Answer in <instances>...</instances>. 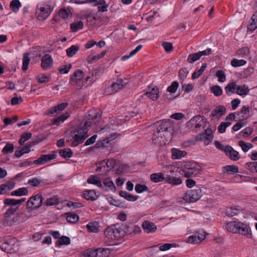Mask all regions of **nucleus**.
<instances>
[{
	"label": "nucleus",
	"mask_w": 257,
	"mask_h": 257,
	"mask_svg": "<svg viewBox=\"0 0 257 257\" xmlns=\"http://www.w3.org/2000/svg\"><path fill=\"white\" fill-rule=\"evenodd\" d=\"M97 257H108L111 253V250L109 248H97Z\"/></svg>",
	"instance_id": "nucleus-40"
},
{
	"label": "nucleus",
	"mask_w": 257,
	"mask_h": 257,
	"mask_svg": "<svg viewBox=\"0 0 257 257\" xmlns=\"http://www.w3.org/2000/svg\"><path fill=\"white\" fill-rule=\"evenodd\" d=\"M246 63V61L244 60H238L234 59L231 61V65L234 67H240L244 65Z\"/></svg>",
	"instance_id": "nucleus-54"
},
{
	"label": "nucleus",
	"mask_w": 257,
	"mask_h": 257,
	"mask_svg": "<svg viewBox=\"0 0 257 257\" xmlns=\"http://www.w3.org/2000/svg\"><path fill=\"white\" fill-rule=\"evenodd\" d=\"M70 243V239L66 236H62L56 242V244L58 246L62 245H68Z\"/></svg>",
	"instance_id": "nucleus-48"
},
{
	"label": "nucleus",
	"mask_w": 257,
	"mask_h": 257,
	"mask_svg": "<svg viewBox=\"0 0 257 257\" xmlns=\"http://www.w3.org/2000/svg\"><path fill=\"white\" fill-rule=\"evenodd\" d=\"M201 196L202 190L198 188L186 192L183 196V199L186 202H195L198 200Z\"/></svg>",
	"instance_id": "nucleus-10"
},
{
	"label": "nucleus",
	"mask_w": 257,
	"mask_h": 257,
	"mask_svg": "<svg viewBox=\"0 0 257 257\" xmlns=\"http://www.w3.org/2000/svg\"><path fill=\"white\" fill-rule=\"evenodd\" d=\"M205 118L201 115H196L192 118L188 122V126L191 128H197L201 127Z\"/></svg>",
	"instance_id": "nucleus-12"
},
{
	"label": "nucleus",
	"mask_w": 257,
	"mask_h": 257,
	"mask_svg": "<svg viewBox=\"0 0 257 257\" xmlns=\"http://www.w3.org/2000/svg\"><path fill=\"white\" fill-rule=\"evenodd\" d=\"M216 76L218 78L219 82H224L226 81V75L222 70L217 71Z\"/></svg>",
	"instance_id": "nucleus-59"
},
{
	"label": "nucleus",
	"mask_w": 257,
	"mask_h": 257,
	"mask_svg": "<svg viewBox=\"0 0 257 257\" xmlns=\"http://www.w3.org/2000/svg\"><path fill=\"white\" fill-rule=\"evenodd\" d=\"M154 127L153 135L170 137L173 131V125L170 120H162L152 124Z\"/></svg>",
	"instance_id": "nucleus-4"
},
{
	"label": "nucleus",
	"mask_w": 257,
	"mask_h": 257,
	"mask_svg": "<svg viewBox=\"0 0 257 257\" xmlns=\"http://www.w3.org/2000/svg\"><path fill=\"white\" fill-rule=\"evenodd\" d=\"M59 202V198L57 196H53L52 197L47 198L45 201L44 204L46 206H52L56 205Z\"/></svg>",
	"instance_id": "nucleus-42"
},
{
	"label": "nucleus",
	"mask_w": 257,
	"mask_h": 257,
	"mask_svg": "<svg viewBox=\"0 0 257 257\" xmlns=\"http://www.w3.org/2000/svg\"><path fill=\"white\" fill-rule=\"evenodd\" d=\"M51 6L48 4H39L36 10L37 19L40 21L46 20L52 11Z\"/></svg>",
	"instance_id": "nucleus-8"
},
{
	"label": "nucleus",
	"mask_w": 257,
	"mask_h": 257,
	"mask_svg": "<svg viewBox=\"0 0 257 257\" xmlns=\"http://www.w3.org/2000/svg\"><path fill=\"white\" fill-rule=\"evenodd\" d=\"M210 91L216 96H220L222 93L221 87L218 85H214L210 88Z\"/></svg>",
	"instance_id": "nucleus-51"
},
{
	"label": "nucleus",
	"mask_w": 257,
	"mask_h": 257,
	"mask_svg": "<svg viewBox=\"0 0 257 257\" xmlns=\"http://www.w3.org/2000/svg\"><path fill=\"white\" fill-rule=\"evenodd\" d=\"M87 182L89 184H93L99 188L103 187L100 178L96 175H91L88 178Z\"/></svg>",
	"instance_id": "nucleus-27"
},
{
	"label": "nucleus",
	"mask_w": 257,
	"mask_h": 257,
	"mask_svg": "<svg viewBox=\"0 0 257 257\" xmlns=\"http://www.w3.org/2000/svg\"><path fill=\"white\" fill-rule=\"evenodd\" d=\"M159 89L157 87H149L148 90L146 92L145 94L150 99L155 100L157 99L159 97Z\"/></svg>",
	"instance_id": "nucleus-18"
},
{
	"label": "nucleus",
	"mask_w": 257,
	"mask_h": 257,
	"mask_svg": "<svg viewBox=\"0 0 257 257\" xmlns=\"http://www.w3.org/2000/svg\"><path fill=\"white\" fill-rule=\"evenodd\" d=\"M179 86V83L177 81H173L170 86L167 88V91L170 93H175Z\"/></svg>",
	"instance_id": "nucleus-61"
},
{
	"label": "nucleus",
	"mask_w": 257,
	"mask_h": 257,
	"mask_svg": "<svg viewBox=\"0 0 257 257\" xmlns=\"http://www.w3.org/2000/svg\"><path fill=\"white\" fill-rule=\"evenodd\" d=\"M201 171V167L199 164L194 161L184 162L180 171L181 174L185 177H194Z\"/></svg>",
	"instance_id": "nucleus-5"
},
{
	"label": "nucleus",
	"mask_w": 257,
	"mask_h": 257,
	"mask_svg": "<svg viewBox=\"0 0 257 257\" xmlns=\"http://www.w3.org/2000/svg\"><path fill=\"white\" fill-rule=\"evenodd\" d=\"M225 153L226 155L232 160L236 161L239 159L238 153L230 146H226Z\"/></svg>",
	"instance_id": "nucleus-17"
},
{
	"label": "nucleus",
	"mask_w": 257,
	"mask_h": 257,
	"mask_svg": "<svg viewBox=\"0 0 257 257\" xmlns=\"http://www.w3.org/2000/svg\"><path fill=\"white\" fill-rule=\"evenodd\" d=\"M104 185L107 188L108 190L112 191L115 190V186L112 181L109 179H106L103 182Z\"/></svg>",
	"instance_id": "nucleus-52"
},
{
	"label": "nucleus",
	"mask_w": 257,
	"mask_h": 257,
	"mask_svg": "<svg viewBox=\"0 0 257 257\" xmlns=\"http://www.w3.org/2000/svg\"><path fill=\"white\" fill-rule=\"evenodd\" d=\"M97 248H90L85 250L82 254L85 257H97Z\"/></svg>",
	"instance_id": "nucleus-41"
},
{
	"label": "nucleus",
	"mask_w": 257,
	"mask_h": 257,
	"mask_svg": "<svg viewBox=\"0 0 257 257\" xmlns=\"http://www.w3.org/2000/svg\"><path fill=\"white\" fill-rule=\"evenodd\" d=\"M60 155L65 159H69L72 156L73 152L70 149H65L59 151Z\"/></svg>",
	"instance_id": "nucleus-46"
},
{
	"label": "nucleus",
	"mask_w": 257,
	"mask_h": 257,
	"mask_svg": "<svg viewBox=\"0 0 257 257\" xmlns=\"http://www.w3.org/2000/svg\"><path fill=\"white\" fill-rule=\"evenodd\" d=\"M21 6V4L19 0H13L10 4L11 7L15 12L18 11Z\"/></svg>",
	"instance_id": "nucleus-58"
},
{
	"label": "nucleus",
	"mask_w": 257,
	"mask_h": 257,
	"mask_svg": "<svg viewBox=\"0 0 257 257\" xmlns=\"http://www.w3.org/2000/svg\"><path fill=\"white\" fill-rule=\"evenodd\" d=\"M32 146L30 144H27L26 146H24L21 150H16L15 152V155L17 158H20L22 156H23L24 154L29 153L30 152V148Z\"/></svg>",
	"instance_id": "nucleus-33"
},
{
	"label": "nucleus",
	"mask_w": 257,
	"mask_h": 257,
	"mask_svg": "<svg viewBox=\"0 0 257 257\" xmlns=\"http://www.w3.org/2000/svg\"><path fill=\"white\" fill-rule=\"evenodd\" d=\"M56 155L55 154L42 155L39 158L35 160L33 162V163L37 165L43 164L49 161L54 159Z\"/></svg>",
	"instance_id": "nucleus-16"
},
{
	"label": "nucleus",
	"mask_w": 257,
	"mask_h": 257,
	"mask_svg": "<svg viewBox=\"0 0 257 257\" xmlns=\"http://www.w3.org/2000/svg\"><path fill=\"white\" fill-rule=\"evenodd\" d=\"M200 58V55H199L198 52L190 54L188 56V57L187 58V61L190 63H192L197 60H199Z\"/></svg>",
	"instance_id": "nucleus-60"
},
{
	"label": "nucleus",
	"mask_w": 257,
	"mask_h": 257,
	"mask_svg": "<svg viewBox=\"0 0 257 257\" xmlns=\"http://www.w3.org/2000/svg\"><path fill=\"white\" fill-rule=\"evenodd\" d=\"M104 234L108 245L118 244V240L126 235L123 224H115L107 227L104 231Z\"/></svg>",
	"instance_id": "nucleus-2"
},
{
	"label": "nucleus",
	"mask_w": 257,
	"mask_h": 257,
	"mask_svg": "<svg viewBox=\"0 0 257 257\" xmlns=\"http://www.w3.org/2000/svg\"><path fill=\"white\" fill-rule=\"evenodd\" d=\"M126 84V83H124L121 79H118L105 90V93L110 94L117 92L122 89Z\"/></svg>",
	"instance_id": "nucleus-11"
},
{
	"label": "nucleus",
	"mask_w": 257,
	"mask_h": 257,
	"mask_svg": "<svg viewBox=\"0 0 257 257\" xmlns=\"http://www.w3.org/2000/svg\"><path fill=\"white\" fill-rule=\"evenodd\" d=\"M79 49V47L76 45H72L67 48L66 50L67 55L68 57H71L75 55Z\"/></svg>",
	"instance_id": "nucleus-43"
},
{
	"label": "nucleus",
	"mask_w": 257,
	"mask_h": 257,
	"mask_svg": "<svg viewBox=\"0 0 257 257\" xmlns=\"http://www.w3.org/2000/svg\"><path fill=\"white\" fill-rule=\"evenodd\" d=\"M28 194V191L26 188L23 187L19 188L11 193V195L16 196H22L27 195Z\"/></svg>",
	"instance_id": "nucleus-38"
},
{
	"label": "nucleus",
	"mask_w": 257,
	"mask_h": 257,
	"mask_svg": "<svg viewBox=\"0 0 257 257\" xmlns=\"http://www.w3.org/2000/svg\"><path fill=\"white\" fill-rule=\"evenodd\" d=\"M232 124L231 121L222 122L218 127V131L220 133H224L227 127Z\"/></svg>",
	"instance_id": "nucleus-56"
},
{
	"label": "nucleus",
	"mask_w": 257,
	"mask_h": 257,
	"mask_svg": "<svg viewBox=\"0 0 257 257\" xmlns=\"http://www.w3.org/2000/svg\"><path fill=\"white\" fill-rule=\"evenodd\" d=\"M172 158L173 160H179L185 157L187 155L185 151H182L177 148H173L171 150Z\"/></svg>",
	"instance_id": "nucleus-21"
},
{
	"label": "nucleus",
	"mask_w": 257,
	"mask_h": 257,
	"mask_svg": "<svg viewBox=\"0 0 257 257\" xmlns=\"http://www.w3.org/2000/svg\"><path fill=\"white\" fill-rule=\"evenodd\" d=\"M205 238V235L203 234L200 233L198 235H192L188 238L187 242L192 244L199 243L204 240Z\"/></svg>",
	"instance_id": "nucleus-22"
},
{
	"label": "nucleus",
	"mask_w": 257,
	"mask_h": 257,
	"mask_svg": "<svg viewBox=\"0 0 257 257\" xmlns=\"http://www.w3.org/2000/svg\"><path fill=\"white\" fill-rule=\"evenodd\" d=\"M247 28L251 31H253L257 28V11L252 15L251 22L248 24Z\"/></svg>",
	"instance_id": "nucleus-34"
},
{
	"label": "nucleus",
	"mask_w": 257,
	"mask_h": 257,
	"mask_svg": "<svg viewBox=\"0 0 257 257\" xmlns=\"http://www.w3.org/2000/svg\"><path fill=\"white\" fill-rule=\"evenodd\" d=\"M249 91V89H248V87L245 86V85H237L236 87V93L239 95L242 96V95H245L247 94Z\"/></svg>",
	"instance_id": "nucleus-35"
},
{
	"label": "nucleus",
	"mask_w": 257,
	"mask_h": 257,
	"mask_svg": "<svg viewBox=\"0 0 257 257\" xmlns=\"http://www.w3.org/2000/svg\"><path fill=\"white\" fill-rule=\"evenodd\" d=\"M222 171L228 174H234L238 172V168L235 165H226L223 167Z\"/></svg>",
	"instance_id": "nucleus-30"
},
{
	"label": "nucleus",
	"mask_w": 257,
	"mask_h": 257,
	"mask_svg": "<svg viewBox=\"0 0 257 257\" xmlns=\"http://www.w3.org/2000/svg\"><path fill=\"white\" fill-rule=\"evenodd\" d=\"M32 210L27 209L24 210L21 213H17V221L18 224L23 223L32 216Z\"/></svg>",
	"instance_id": "nucleus-15"
},
{
	"label": "nucleus",
	"mask_w": 257,
	"mask_h": 257,
	"mask_svg": "<svg viewBox=\"0 0 257 257\" xmlns=\"http://www.w3.org/2000/svg\"><path fill=\"white\" fill-rule=\"evenodd\" d=\"M245 167L252 173H257V162L256 161L245 163Z\"/></svg>",
	"instance_id": "nucleus-44"
},
{
	"label": "nucleus",
	"mask_w": 257,
	"mask_h": 257,
	"mask_svg": "<svg viewBox=\"0 0 257 257\" xmlns=\"http://www.w3.org/2000/svg\"><path fill=\"white\" fill-rule=\"evenodd\" d=\"M84 77V72L82 70L77 69L75 70L70 77V82L72 85L77 89H80L85 86Z\"/></svg>",
	"instance_id": "nucleus-7"
},
{
	"label": "nucleus",
	"mask_w": 257,
	"mask_h": 257,
	"mask_svg": "<svg viewBox=\"0 0 257 257\" xmlns=\"http://www.w3.org/2000/svg\"><path fill=\"white\" fill-rule=\"evenodd\" d=\"M169 137H166L163 136H160L158 135H152V143L155 145L160 147L166 145L168 142V139Z\"/></svg>",
	"instance_id": "nucleus-13"
},
{
	"label": "nucleus",
	"mask_w": 257,
	"mask_h": 257,
	"mask_svg": "<svg viewBox=\"0 0 257 257\" xmlns=\"http://www.w3.org/2000/svg\"><path fill=\"white\" fill-rule=\"evenodd\" d=\"M67 105V103L63 102L54 107H51L48 110V114L52 115L55 113L62 111L66 107Z\"/></svg>",
	"instance_id": "nucleus-24"
},
{
	"label": "nucleus",
	"mask_w": 257,
	"mask_h": 257,
	"mask_svg": "<svg viewBox=\"0 0 257 257\" xmlns=\"http://www.w3.org/2000/svg\"><path fill=\"white\" fill-rule=\"evenodd\" d=\"M18 207L9 208L4 214L3 223L7 226H12L18 224L17 213Z\"/></svg>",
	"instance_id": "nucleus-6"
},
{
	"label": "nucleus",
	"mask_w": 257,
	"mask_h": 257,
	"mask_svg": "<svg viewBox=\"0 0 257 257\" xmlns=\"http://www.w3.org/2000/svg\"><path fill=\"white\" fill-rule=\"evenodd\" d=\"M150 178L155 183L162 182L164 180H166V178L164 177V175L162 173H153L151 175Z\"/></svg>",
	"instance_id": "nucleus-36"
},
{
	"label": "nucleus",
	"mask_w": 257,
	"mask_h": 257,
	"mask_svg": "<svg viewBox=\"0 0 257 257\" xmlns=\"http://www.w3.org/2000/svg\"><path fill=\"white\" fill-rule=\"evenodd\" d=\"M111 141V139L110 137L103 139L97 142L95 146L96 148L106 147H107L108 144Z\"/></svg>",
	"instance_id": "nucleus-45"
},
{
	"label": "nucleus",
	"mask_w": 257,
	"mask_h": 257,
	"mask_svg": "<svg viewBox=\"0 0 257 257\" xmlns=\"http://www.w3.org/2000/svg\"><path fill=\"white\" fill-rule=\"evenodd\" d=\"M135 190L138 193H141L148 190V188L145 185L138 184L135 186Z\"/></svg>",
	"instance_id": "nucleus-62"
},
{
	"label": "nucleus",
	"mask_w": 257,
	"mask_h": 257,
	"mask_svg": "<svg viewBox=\"0 0 257 257\" xmlns=\"http://www.w3.org/2000/svg\"><path fill=\"white\" fill-rule=\"evenodd\" d=\"M83 196L86 199L92 201L96 200L98 197V195L96 194V193L93 190L83 191Z\"/></svg>",
	"instance_id": "nucleus-28"
},
{
	"label": "nucleus",
	"mask_w": 257,
	"mask_h": 257,
	"mask_svg": "<svg viewBox=\"0 0 257 257\" xmlns=\"http://www.w3.org/2000/svg\"><path fill=\"white\" fill-rule=\"evenodd\" d=\"M225 111L226 109L224 106L222 105L218 106L213 110L211 116L216 118L220 117L225 114Z\"/></svg>",
	"instance_id": "nucleus-23"
},
{
	"label": "nucleus",
	"mask_w": 257,
	"mask_h": 257,
	"mask_svg": "<svg viewBox=\"0 0 257 257\" xmlns=\"http://www.w3.org/2000/svg\"><path fill=\"white\" fill-rule=\"evenodd\" d=\"M225 229L233 233H239L250 238L251 236V230L248 225L243 222L234 221L227 222Z\"/></svg>",
	"instance_id": "nucleus-3"
},
{
	"label": "nucleus",
	"mask_w": 257,
	"mask_h": 257,
	"mask_svg": "<svg viewBox=\"0 0 257 257\" xmlns=\"http://www.w3.org/2000/svg\"><path fill=\"white\" fill-rule=\"evenodd\" d=\"M15 185V183L13 181H9L0 185V195L7 193L14 188Z\"/></svg>",
	"instance_id": "nucleus-19"
},
{
	"label": "nucleus",
	"mask_w": 257,
	"mask_h": 257,
	"mask_svg": "<svg viewBox=\"0 0 257 257\" xmlns=\"http://www.w3.org/2000/svg\"><path fill=\"white\" fill-rule=\"evenodd\" d=\"M166 180L168 183L175 185L181 184L182 182L179 178L171 177L169 176L166 177Z\"/></svg>",
	"instance_id": "nucleus-47"
},
{
	"label": "nucleus",
	"mask_w": 257,
	"mask_h": 257,
	"mask_svg": "<svg viewBox=\"0 0 257 257\" xmlns=\"http://www.w3.org/2000/svg\"><path fill=\"white\" fill-rule=\"evenodd\" d=\"M244 120H239L236 124H235L232 129L233 132H236L240 130L242 126L244 125Z\"/></svg>",
	"instance_id": "nucleus-63"
},
{
	"label": "nucleus",
	"mask_w": 257,
	"mask_h": 257,
	"mask_svg": "<svg viewBox=\"0 0 257 257\" xmlns=\"http://www.w3.org/2000/svg\"><path fill=\"white\" fill-rule=\"evenodd\" d=\"M43 203L42 195L38 194L31 197L27 202V209L34 210L40 207Z\"/></svg>",
	"instance_id": "nucleus-9"
},
{
	"label": "nucleus",
	"mask_w": 257,
	"mask_h": 257,
	"mask_svg": "<svg viewBox=\"0 0 257 257\" xmlns=\"http://www.w3.org/2000/svg\"><path fill=\"white\" fill-rule=\"evenodd\" d=\"M53 65V59L49 54L45 55L41 59V67L44 70L49 69Z\"/></svg>",
	"instance_id": "nucleus-14"
},
{
	"label": "nucleus",
	"mask_w": 257,
	"mask_h": 257,
	"mask_svg": "<svg viewBox=\"0 0 257 257\" xmlns=\"http://www.w3.org/2000/svg\"><path fill=\"white\" fill-rule=\"evenodd\" d=\"M79 219V217L76 214L70 213L67 215L66 217V220L71 223H75L77 222Z\"/></svg>",
	"instance_id": "nucleus-49"
},
{
	"label": "nucleus",
	"mask_w": 257,
	"mask_h": 257,
	"mask_svg": "<svg viewBox=\"0 0 257 257\" xmlns=\"http://www.w3.org/2000/svg\"><path fill=\"white\" fill-rule=\"evenodd\" d=\"M70 115L68 112H66L64 114H62L59 117L54 118L52 121L53 124L57 125H59L61 123H63L66 119L69 117Z\"/></svg>",
	"instance_id": "nucleus-32"
},
{
	"label": "nucleus",
	"mask_w": 257,
	"mask_h": 257,
	"mask_svg": "<svg viewBox=\"0 0 257 257\" xmlns=\"http://www.w3.org/2000/svg\"><path fill=\"white\" fill-rule=\"evenodd\" d=\"M86 227L89 232L96 233L99 231L98 223L96 222H89Z\"/></svg>",
	"instance_id": "nucleus-39"
},
{
	"label": "nucleus",
	"mask_w": 257,
	"mask_h": 257,
	"mask_svg": "<svg viewBox=\"0 0 257 257\" xmlns=\"http://www.w3.org/2000/svg\"><path fill=\"white\" fill-rule=\"evenodd\" d=\"M142 227L144 231L148 233L155 232L157 230V226L154 223L147 220L143 222Z\"/></svg>",
	"instance_id": "nucleus-20"
},
{
	"label": "nucleus",
	"mask_w": 257,
	"mask_h": 257,
	"mask_svg": "<svg viewBox=\"0 0 257 257\" xmlns=\"http://www.w3.org/2000/svg\"><path fill=\"white\" fill-rule=\"evenodd\" d=\"M249 53V50L247 47L242 48L236 52L237 55L242 58L247 56Z\"/></svg>",
	"instance_id": "nucleus-50"
},
{
	"label": "nucleus",
	"mask_w": 257,
	"mask_h": 257,
	"mask_svg": "<svg viewBox=\"0 0 257 257\" xmlns=\"http://www.w3.org/2000/svg\"><path fill=\"white\" fill-rule=\"evenodd\" d=\"M188 74V71L186 68L181 69L179 71V77L183 81L187 77Z\"/></svg>",
	"instance_id": "nucleus-64"
},
{
	"label": "nucleus",
	"mask_w": 257,
	"mask_h": 257,
	"mask_svg": "<svg viewBox=\"0 0 257 257\" xmlns=\"http://www.w3.org/2000/svg\"><path fill=\"white\" fill-rule=\"evenodd\" d=\"M100 119V117L98 116L96 112H91L88 114L86 116V119L81 122L80 126L76 131V134L72 138V146L76 147L78 144H81L88 136V130L94 125H96Z\"/></svg>",
	"instance_id": "nucleus-1"
},
{
	"label": "nucleus",
	"mask_w": 257,
	"mask_h": 257,
	"mask_svg": "<svg viewBox=\"0 0 257 257\" xmlns=\"http://www.w3.org/2000/svg\"><path fill=\"white\" fill-rule=\"evenodd\" d=\"M58 15L63 19L67 20L72 17V13L69 8H63L59 11Z\"/></svg>",
	"instance_id": "nucleus-26"
},
{
	"label": "nucleus",
	"mask_w": 257,
	"mask_h": 257,
	"mask_svg": "<svg viewBox=\"0 0 257 257\" xmlns=\"http://www.w3.org/2000/svg\"><path fill=\"white\" fill-rule=\"evenodd\" d=\"M26 200V198H23L20 199H15L13 198H7L4 201V203L6 205L14 206L18 204H21Z\"/></svg>",
	"instance_id": "nucleus-25"
},
{
	"label": "nucleus",
	"mask_w": 257,
	"mask_h": 257,
	"mask_svg": "<svg viewBox=\"0 0 257 257\" xmlns=\"http://www.w3.org/2000/svg\"><path fill=\"white\" fill-rule=\"evenodd\" d=\"M72 67V65L71 64H68L67 65H63L61 66L59 69V72L61 74H67L69 72V70Z\"/></svg>",
	"instance_id": "nucleus-57"
},
{
	"label": "nucleus",
	"mask_w": 257,
	"mask_h": 257,
	"mask_svg": "<svg viewBox=\"0 0 257 257\" xmlns=\"http://www.w3.org/2000/svg\"><path fill=\"white\" fill-rule=\"evenodd\" d=\"M29 55V53H25L23 55L22 69L24 71H26L28 69V67L30 63Z\"/></svg>",
	"instance_id": "nucleus-53"
},
{
	"label": "nucleus",
	"mask_w": 257,
	"mask_h": 257,
	"mask_svg": "<svg viewBox=\"0 0 257 257\" xmlns=\"http://www.w3.org/2000/svg\"><path fill=\"white\" fill-rule=\"evenodd\" d=\"M201 139L207 141V144L213 139V135L211 129L208 128L201 134Z\"/></svg>",
	"instance_id": "nucleus-29"
},
{
	"label": "nucleus",
	"mask_w": 257,
	"mask_h": 257,
	"mask_svg": "<svg viewBox=\"0 0 257 257\" xmlns=\"http://www.w3.org/2000/svg\"><path fill=\"white\" fill-rule=\"evenodd\" d=\"M237 84L234 82H232L228 84L225 87V91L226 93L228 95H230L234 93H236Z\"/></svg>",
	"instance_id": "nucleus-31"
},
{
	"label": "nucleus",
	"mask_w": 257,
	"mask_h": 257,
	"mask_svg": "<svg viewBox=\"0 0 257 257\" xmlns=\"http://www.w3.org/2000/svg\"><path fill=\"white\" fill-rule=\"evenodd\" d=\"M83 28V23L81 21L74 22L70 25V29L73 32H76Z\"/></svg>",
	"instance_id": "nucleus-37"
},
{
	"label": "nucleus",
	"mask_w": 257,
	"mask_h": 257,
	"mask_svg": "<svg viewBox=\"0 0 257 257\" xmlns=\"http://www.w3.org/2000/svg\"><path fill=\"white\" fill-rule=\"evenodd\" d=\"M14 146L13 144L8 143L2 150V153L4 154H7L13 152Z\"/></svg>",
	"instance_id": "nucleus-55"
}]
</instances>
